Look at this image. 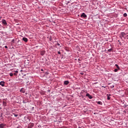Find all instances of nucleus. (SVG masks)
<instances>
[{
	"label": "nucleus",
	"mask_w": 128,
	"mask_h": 128,
	"mask_svg": "<svg viewBox=\"0 0 128 128\" xmlns=\"http://www.w3.org/2000/svg\"><path fill=\"white\" fill-rule=\"evenodd\" d=\"M0 86H4V82L1 81L0 82Z\"/></svg>",
	"instance_id": "nucleus-6"
},
{
	"label": "nucleus",
	"mask_w": 128,
	"mask_h": 128,
	"mask_svg": "<svg viewBox=\"0 0 128 128\" xmlns=\"http://www.w3.org/2000/svg\"><path fill=\"white\" fill-rule=\"evenodd\" d=\"M14 76H18V74H17V73H16V72L14 73Z\"/></svg>",
	"instance_id": "nucleus-21"
},
{
	"label": "nucleus",
	"mask_w": 128,
	"mask_h": 128,
	"mask_svg": "<svg viewBox=\"0 0 128 128\" xmlns=\"http://www.w3.org/2000/svg\"><path fill=\"white\" fill-rule=\"evenodd\" d=\"M4 126H6V124H0V128H4Z\"/></svg>",
	"instance_id": "nucleus-8"
},
{
	"label": "nucleus",
	"mask_w": 128,
	"mask_h": 128,
	"mask_svg": "<svg viewBox=\"0 0 128 128\" xmlns=\"http://www.w3.org/2000/svg\"><path fill=\"white\" fill-rule=\"evenodd\" d=\"M108 52H112V48H110V49H108Z\"/></svg>",
	"instance_id": "nucleus-14"
},
{
	"label": "nucleus",
	"mask_w": 128,
	"mask_h": 128,
	"mask_svg": "<svg viewBox=\"0 0 128 128\" xmlns=\"http://www.w3.org/2000/svg\"><path fill=\"white\" fill-rule=\"evenodd\" d=\"M10 76H14V74H12V73H10Z\"/></svg>",
	"instance_id": "nucleus-18"
},
{
	"label": "nucleus",
	"mask_w": 128,
	"mask_h": 128,
	"mask_svg": "<svg viewBox=\"0 0 128 128\" xmlns=\"http://www.w3.org/2000/svg\"><path fill=\"white\" fill-rule=\"evenodd\" d=\"M107 98L110 96V94H107Z\"/></svg>",
	"instance_id": "nucleus-19"
},
{
	"label": "nucleus",
	"mask_w": 128,
	"mask_h": 128,
	"mask_svg": "<svg viewBox=\"0 0 128 128\" xmlns=\"http://www.w3.org/2000/svg\"><path fill=\"white\" fill-rule=\"evenodd\" d=\"M98 104H100V106H102V102L100 101H98L97 102Z\"/></svg>",
	"instance_id": "nucleus-12"
},
{
	"label": "nucleus",
	"mask_w": 128,
	"mask_h": 128,
	"mask_svg": "<svg viewBox=\"0 0 128 128\" xmlns=\"http://www.w3.org/2000/svg\"><path fill=\"white\" fill-rule=\"evenodd\" d=\"M107 100H110V97H108Z\"/></svg>",
	"instance_id": "nucleus-20"
},
{
	"label": "nucleus",
	"mask_w": 128,
	"mask_h": 128,
	"mask_svg": "<svg viewBox=\"0 0 128 128\" xmlns=\"http://www.w3.org/2000/svg\"><path fill=\"white\" fill-rule=\"evenodd\" d=\"M57 46H60V44H57Z\"/></svg>",
	"instance_id": "nucleus-27"
},
{
	"label": "nucleus",
	"mask_w": 128,
	"mask_h": 128,
	"mask_svg": "<svg viewBox=\"0 0 128 128\" xmlns=\"http://www.w3.org/2000/svg\"><path fill=\"white\" fill-rule=\"evenodd\" d=\"M115 66H116V68L120 70V66H118V64H115Z\"/></svg>",
	"instance_id": "nucleus-13"
},
{
	"label": "nucleus",
	"mask_w": 128,
	"mask_h": 128,
	"mask_svg": "<svg viewBox=\"0 0 128 128\" xmlns=\"http://www.w3.org/2000/svg\"><path fill=\"white\" fill-rule=\"evenodd\" d=\"M124 16H128V14H126V13H124Z\"/></svg>",
	"instance_id": "nucleus-15"
},
{
	"label": "nucleus",
	"mask_w": 128,
	"mask_h": 128,
	"mask_svg": "<svg viewBox=\"0 0 128 128\" xmlns=\"http://www.w3.org/2000/svg\"><path fill=\"white\" fill-rule=\"evenodd\" d=\"M20 92H22V94H24V92H26V90H24V88H22L20 90Z\"/></svg>",
	"instance_id": "nucleus-5"
},
{
	"label": "nucleus",
	"mask_w": 128,
	"mask_h": 128,
	"mask_svg": "<svg viewBox=\"0 0 128 128\" xmlns=\"http://www.w3.org/2000/svg\"><path fill=\"white\" fill-rule=\"evenodd\" d=\"M14 114V116H16V117L18 116V114Z\"/></svg>",
	"instance_id": "nucleus-16"
},
{
	"label": "nucleus",
	"mask_w": 128,
	"mask_h": 128,
	"mask_svg": "<svg viewBox=\"0 0 128 128\" xmlns=\"http://www.w3.org/2000/svg\"><path fill=\"white\" fill-rule=\"evenodd\" d=\"M4 48H8V46H5Z\"/></svg>",
	"instance_id": "nucleus-25"
},
{
	"label": "nucleus",
	"mask_w": 128,
	"mask_h": 128,
	"mask_svg": "<svg viewBox=\"0 0 128 128\" xmlns=\"http://www.w3.org/2000/svg\"><path fill=\"white\" fill-rule=\"evenodd\" d=\"M41 72H44V69H41Z\"/></svg>",
	"instance_id": "nucleus-26"
},
{
	"label": "nucleus",
	"mask_w": 128,
	"mask_h": 128,
	"mask_svg": "<svg viewBox=\"0 0 128 128\" xmlns=\"http://www.w3.org/2000/svg\"><path fill=\"white\" fill-rule=\"evenodd\" d=\"M102 88H106V87H104V86H102Z\"/></svg>",
	"instance_id": "nucleus-28"
},
{
	"label": "nucleus",
	"mask_w": 128,
	"mask_h": 128,
	"mask_svg": "<svg viewBox=\"0 0 128 128\" xmlns=\"http://www.w3.org/2000/svg\"><path fill=\"white\" fill-rule=\"evenodd\" d=\"M81 74H84L83 73H81Z\"/></svg>",
	"instance_id": "nucleus-29"
},
{
	"label": "nucleus",
	"mask_w": 128,
	"mask_h": 128,
	"mask_svg": "<svg viewBox=\"0 0 128 128\" xmlns=\"http://www.w3.org/2000/svg\"><path fill=\"white\" fill-rule=\"evenodd\" d=\"M2 24H4V26H6L8 24V23H6V21L4 19H2Z\"/></svg>",
	"instance_id": "nucleus-1"
},
{
	"label": "nucleus",
	"mask_w": 128,
	"mask_h": 128,
	"mask_svg": "<svg viewBox=\"0 0 128 128\" xmlns=\"http://www.w3.org/2000/svg\"><path fill=\"white\" fill-rule=\"evenodd\" d=\"M58 54H60V52H58Z\"/></svg>",
	"instance_id": "nucleus-24"
},
{
	"label": "nucleus",
	"mask_w": 128,
	"mask_h": 128,
	"mask_svg": "<svg viewBox=\"0 0 128 128\" xmlns=\"http://www.w3.org/2000/svg\"><path fill=\"white\" fill-rule=\"evenodd\" d=\"M81 17H82V18H86V14H84V13H82V14H81Z\"/></svg>",
	"instance_id": "nucleus-7"
},
{
	"label": "nucleus",
	"mask_w": 128,
	"mask_h": 128,
	"mask_svg": "<svg viewBox=\"0 0 128 128\" xmlns=\"http://www.w3.org/2000/svg\"><path fill=\"white\" fill-rule=\"evenodd\" d=\"M22 40H24V42H28V38H22Z\"/></svg>",
	"instance_id": "nucleus-4"
},
{
	"label": "nucleus",
	"mask_w": 128,
	"mask_h": 128,
	"mask_svg": "<svg viewBox=\"0 0 128 128\" xmlns=\"http://www.w3.org/2000/svg\"><path fill=\"white\" fill-rule=\"evenodd\" d=\"M118 70L117 68H115V69L114 70V72H118Z\"/></svg>",
	"instance_id": "nucleus-17"
},
{
	"label": "nucleus",
	"mask_w": 128,
	"mask_h": 128,
	"mask_svg": "<svg viewBox=\"0 0 128 128\" xmlns=\"http://www.w3.org/2000/svg\"><path fill=\"white\" fill-rule=\"evenodd\" d=\"M86 96H88V98H90V100H92V96L90 94L88 93H87L86 94Z\"/></svg>",
	"instance_id": "nucleus-2"
},
{
	"label": "nucleus",
	"mask_w": 128,
	"mask_h": 128,
	"mask_svg": "<svg viewBox=\"0 0 128 128\" xmlns=\"http://www.w3.org/2000/svg\"><path fill=\"white\" fill-rule=\"evenodd\" d=\"M78 128H82V127H78Z\"/></svg>",
	"instance_id": "nucleus-30"
},
{
	"label": "nucleus",
	"mask_w": 128,
	"mask_h": 128,
	"mask_svg": "<svg viewBox=\"0 0 128 128\" xmlns=\"http://www.w3.org/2000/svg\"><path fill=\"white\" fill-rule=\"evenodd\" d=\"M34 126V123H30L28 126V128H32Z\"/></svg>",
	"instance_id": "nucleus-3"
},
{
	"label": "nucleus",
	"mask_w": 128,
	"mask_h": 128,
	"mask_svg": "<svg viewBox=\"0 0 128 128\" xmlns=\"http://www.w3.org/2000/svg\"><path fill=\"white\" fill-rule=\"evenodd\" d=\"M126 34L124 33V32H122L121 33V36H122V38H124L126 36Z\"/></svg>",
	"instance_id": "nucleus-9"
},
{
	"label": "nucleus",
	"mask_w": 128,
	"mask_h": 128,
	"mask_svg": "<svg viewBox=\"0 0 128 128\" xmlns=\"http://www.w3.org/2000/svg\"><path fill=\"white\" fill-rule=\"evenodd\" d=\"M15 72H16V74H18V70H16V71H15Z\"/></svg>",
	"instance_id": "nucleus-22"
},
{
	"label": "nucleus",
	"mask_w": 128,
	"mask_h": 128,
	"mask_svg": "<svg viewBox=\"0 0 128 128\" xmlns=\"http://www.w3.org/2000/svg\"><path fill=\"white\" fill-rule=\"evenodd\" d=\"M111 87L112 88H114V85H112V86H111Z\"/></svg>",
	"instance_id": "nucleus-23"
},
{
	"label": "nucleus",
	"mask_w": 128,
	"mask_h": 128,
	"mask_svg": "<svg viewBox=\"0 0 128 128\" xmlns=\"http://www.w3.org/2000/svg\"><path fill=\"white\" fill-rule=\"evenodd\" d=\"M68 84H70V82H68V80H66L64 82V84H66V86H67Z\"/></svg>",
	"instance_id": "nucleus-11"
},
{
	"label": "nucleus",
	"mask_w": 128,
	"mask_h": 128,
	"mask_svg": "<svg viewBox=\"0 0 128 128\" xmlns=\"http://www.w3.org/2000/svg\"><path fill=\"white\" fill-rule=\"evenodd\" d=\"M44 54H46V51H44V50H42V51H41V52H40V54H41L42 56H44Z\"/></svg>",
	"instance_id": "nucleus-10"
}]
</instances>
